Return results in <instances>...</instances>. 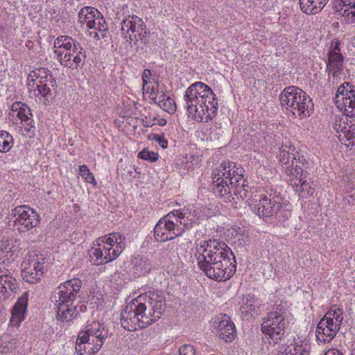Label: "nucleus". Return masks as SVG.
Instances as JSON below:
<instances>
[{"label": "nucleus", "instance_id": "55", "mask_svg": "<svg viewBox=\"0 0 355 355\" xmlns=\"http://www.w3.org/2000/svg\"><path fill=\"white\" fill-rule=\"evenodd\" d=\"M142 263H144V268H142L141 267L140 272H144V273L148 272L150 270V264L147 263V260L141 259L139 261V265L141 266Z\"/></svg>", "mask_w": 355, "mask_h": 355}, {"label": "nucleus", "instance_id": "17", "mask_svg": "<svg viewBox=\"0 0 355 355\" xmlns=\"http://www.w3.org/2000/svg\"><path fill=\"white\" fill-rule=\"evenodd\" d=\"M119 250H113L104 242H97L96 247L92 249L90 258L93 264L99 266L116 259L119 256Z\"/></svg>", "mask_w": 355, "mask_h": 355}, {"label": "nucleus", "instance_id": "22", "mask_svg": "<svg viewBox=\"0 0 355 355\" xmlns=\"http://www.w3.org/2000/svg\"><path fill=\"white\" fill-rule=\"evenodd\" d=\"M189 96L198 98L202 103H205L206 100L209 101L213 99V91L205 83L196 82L191 84L184 92V97L189 98Z\"/></svg>", "mask_w": 355, "mask_h": 355}, {"label": "nucleus", "instance_id": "61", "mask_svg": "<svg viewBox=\"0 0 355 355\" xmlns=\"http://www.w3.org/2000/svg\"><path fill=\"white\" fill-rule=\"evenodd\" d=\"M168 96L164 93L159 95V96H157V103H155L159 105V101L163 100V101H164V98H166Z\"/></svg>", "mask_w": 355, "mask_h": 355}, {"label": "nucleus", "instance_id": "42", "mask_svg": "<svg viewBox=\"0 0 355 355\" xmlns=\"http://www.w3.org/2000/svg\"><path fill=\"white\" fill-rule=\"evenodd\" d=\"M79 174L87 182L92 183L94 185L97 184L94 175L89 171L86 165L79 166Z\"/></svg>", "mask_w": 355, "mask_h": 355}, {"label": "nucleus", "instance_id": "5", "mask_svg": "<svg viewBox=\"0 0 355 355\" xmlns=\"http://www.w3.org/2000/svg\"><path fill=\"white\" fill-rule=\"evenodd\" d=\"M287 317V311L282 306V304L277 305L274 311L268 313L266 318L263 319L261 323V331L265 335L268 336L269 343L275 345L277 343L285 334V327L287 324L286 318Z\"/></svg>", "mask_w": 355, "mask_h": 355}, {"label": "nucleus", "instance_id": "13", "mask_svg": "<svg viewBox=\"0 0 355 355\" xmlns=\"http://www.w3.org/2000/svg\"><path fill=\"white\" fill-rule=\"evenodd\" d=\"M335 101L338 107L343 110L347 116L355 117V85L345 82L338 88Z\"/></svg>", "mask_w": 355, "mask_h": 355}, {"label": "nucleus", "instance_id": "60", "mask_svg": "<svg viewBox=\"0 0 355 355\" xmlns=\"http://www.w3.org/2000/svg\"><path fill=\"white\" fill-rule=\"evenodd\" d=\"M20 107H22V104L20 102H15L12 105V110L18 112Z\"/></svg>", "mask_w": 355, "mask_h": 355}, {"label": "nucleus", "instance_id": "24", "mask_svg": "<svg viewBox=\"0 0 355 355\" xmlns=\"http://www.w3.org/2000/svg\"><path fill=\"white\" fill-rule=\"evenodd\" d=\"M55 84L56 82L51 83L50 80L48 79L38 80L34 78L28 80L30 92H33L35 96H41L44 97L47 101H49V98L52 95L51 87H54Z\"/></svg>", "mask_w": 355, "mask_h": 355}, {"label": "nucleus", "instance_id": "21", "mask_svg": "<svg viewBox=\"0 0 355 355\" xmlns=\"http://www.w3.org/2000/svg\"><path fill=\"white\" fill-rule=\"evenodd\" d=\"M145 25L141 18L136 15H129L121 22V31L123 37L130 42L134 41L133 37L137 36V33L142 31V26Z\"/></svg>", "mask_w": 355, "mask_h": 355}, {"label": "nucleus", "instance_id": "62", "mask_svg": "<svg viewBox=\"0 0 355 355\" xmlns=\"http://www.w3.org/2000/svg\"><path fill=\"white\" fill-rule=\"evenodd\" d=\"M166 121L165 119H159V123H158V124H159V125H161V126H164V125H166Z\"/></svg>", "mask_w": 355, "mask_h": 355}, {"label": "nucleus", "instance_id": "41", "mask_svg": "<svg viewBox=\"0 0 355 355\" xmlns=\"http://www.w3.org/2000/svg\"><path fill=\"white\" fill-rule=\"evenodd\" d=\"M324 316H327L328 319H330L332 322H337L339 325H341L343 320V311L342 309L334 306Z\"/></svg>", "mask_w": 355, "mask_h": 355}, {"label": "nucleus", "instance_id": "12", "mask_svg": "<svg viewBox=\"0 0 355 355\" xmlns=\"http://www.w3.org/2000/svg\"><path fill=\"white\" fill-rule=\"evenodd\" d=\"M174 214L171 211L160 218L154 227V238L157 242L173 240L184 233V228L174 219Z\"/></svg>", "mask_w": 355, "mask_h": 355}, {"label": "nucleus", "instance_id": "47", "mask_svg": "<svg viewBox=\"0 0 355 355\" xmlns=\"http://www.w3.org/2000/svg\"><path fill=\"white\" fill-rule=\"evenodd\" d=\"M142 31H139L137 32L136 37L134 38V42L135 44H137L138 41H141L144 44H147L148 42V33L146 31V25H144L142 26Z\"/></svg>", "mask_w": 355, "mask_h": 355}, {"label": "nucleus", "instance_id": "36", "mask_svg": "<svg viewBox=\"0 0 355 355\" xmlns=\"http://www.w3.org/2000/svg\"><path fill=\"white\" fill-rule=\"evenodd\" d=\"M277 355H308V352L302 345L295 344L283 345L280 347Z\"/></svg>", "mask_w": 355, "mask_h": 355}, {"label": "nucleus", "instance_id": "40", "mask_svg": "<svg viewBox=\"0 0 355 355\" xmlns=\"http://www.w3.org/2000/svg\"><path fill=\"white\" fill-rule=\"evenodd\" d=\"M12 136L6 131H0V152H8L12 148Z\"/></svg>", "mask_w": 355, "mask_h": 355}, {"label": "nucleus", "instance_id": "44", "mask_svg": "<svg viewBox=\"0 0 355 355\" xmlns=\"http://www.w3.org/2000/svg\"><path fill=\"white\" fill-rule=\"evenodd\" d=\"M76 40H73L72 37L67 36V35H62L58 37L56 40L55 41V47H57L58 49L63 48L64 50H67V45L72 44V42H75Z\"/></svg>", "mask_w": 355, "mask_h": 355}, {"label": "nucleus", "instance_id": "7", "mask_svg": "<svg viewBox=\"0 0 355 355\" xmlns=\"http://www.w3.org/2000/svg\"><path fill=\"white\" fill-rule=\"evenodd\" d=\"M143 304H134L133 302L125 307L121 313V327L130 331H134L139 329L146 328L151 324L152 315H146L144 311L146 309V304L150 306L149 302Z\"/></svg>", "mask_w": 355, "mask_h": 355}, {"label": "nucleus", "instance_id": "52", "mask_svg": "<svg viewBox=\"0 0 355 355\" xmlns=\"http://www.w3.org/2000/svg\"><path fill=\"white\" fill-rule=\"evenodd\" d=\"M178 249V243L175 241L171 240V242L168 243L164 250L166 254H174Z\"/></svg>", "mask_w": 355, "mask_h": 355}, {"label": "nucleus", "instance_id": "31", "mask_svg": "<svg viewBox=\"0 0 355 355\" xmlns=\"http://www.w3.org/2000/svg\"><path fill=\"white\" fill-rule=\"evenodd\" d=\"M301 10L309 15L320 11L329 0H299Z\"/></svg>", "mask_w": 355, "mask_h": 355}, {"label": "nucleus", "instance_id": "27", "mask_svg": "<svg viewBox=\"0 0 355 355\" xmlns=\"http://www.w3.org/2000/svg\"><path fill=\"white\" fill-rule=\"evenodd\" d=\"M28 292H25L18 298L12 309L10 322L13 326L19 325L24 320L28 306Z\"/></svg>", "mask_w": 355, "mask_h": 355}, {"label": "nucleus", "instance_id": "11", "mask_svg": "<svg viewBox=\"0 0 355 355\" xmlns=\"http://www.w3.org/2000/svg\"><path fill=\"white\" fill-rule=\"evenodd\" d=\"M54 53L60 64L71 69L81 68L87 58L85 51L78 41L67 45L66 51L55 49Z\"/></svg>", "mask_w": 355, "mask_h": 355}, {"label": "nucleus", "instance_id": "37", "mask_svg": "<svg viewBox=\"0 0 355 355\" xmlns=\"http://www.w3.org/2000/svg\"><path fill=\"white\" fill-rule=\"evenodd\" d=\"M184 107L189 114H193L195 119V116H197L196 114H198V110H200V105L201 104L200 99L189 96V98L184 97Z\"/></svg>", "mask_w": 355, "mask_h": 355}, {"label": "nucleus", "instance_id": "49", "mask_svg": "<svg viewBox=\"0 0 355 355\" xmlns=\"http://www.w3.org/2000/svg\"><path fill=\"white\" fill-rule=\"evenodd\" d=\"M148 139L154 140L156 142H157L159 145L164 149L166 148L168 146V141L164 138V135L151 134L148 136Z\"/></svg>", "mask_w": 355, "mask_h": 355}, {"label": "nucleus", "instance_id": "14", "mask_svg": "<svg viewBox=\"0 0 355 355\" xmlns=\"http://www.w3.org/2000/svg\"><path fill=\"white\" fill-rule=\"evenodd\" d=\"M44 259L39 258L37 255H29L21 263L22 279L30 283L36 284L42 278L44 270Z\"/></svg>", "mask_w": 355, "mask_h": 355}, {"label": "nucleus", "instance_id": "15", "mask_svg": "<svg viewBox=\"0 0 355 355\" xmlns=\"http://www.w3.org/2000/svg\"><path fill=\"white\" fill-rule=\"evenodd\" d=\"M11 262L0 263V302L8 299L17 288V279L13 277Z\"/></svg>", "mask_w": 355, "mask_h": 355}, {"label": "nucleus", "instance_id": "58", "mask_svg": "<svg viewBox=\"0 0 355 355\" xmlns=\"http://www.w3.org/2000/svg\"><path fill=\"white\" fill-rule=\"evenodd\" d=\"M325 355H344V354L338 349H332L326 353Z\"/></svg>", "mask_w": 355, "mask_h": 355}, {"label": "nucleus", "instance_id": "63", "mask_svg": "<svg viewBox=\"0 0 355 355\" xmlns=\"http://www.w3.org/2000/svg\"><path fill=\"white\" fill-rule=\"evenodd\" d=\"M144 122H145V121H144V120H143V124H144V125L145 127H152V126H153V124L149 123H148V122H146V123H144Z\"/></svg>", "mask_w": 355, "mask_h": 355}, {"label": "nucleus", "instance_id": "64", "mask_svg": "<svg viewBox=\"0 0 355 355\" xmlns=\"http://www.w3.org/2000/svg\"><path fill=\"white\" fill-rule=\"evenodd\" d=\"M143 80H144V83H146V80L144 78H143Z\"/></svg>", "mask_w": 355, "mask_h": 355}, {"label": "nucleus", "instance_id": "3", "mask_svg": "<svg viewBox=\"0 0 355 355\" xmlns=\"http://www.w3.org/2000/svg\"><path fill=\"white\" fill-rule=\"evenodd\" d=\"M108 328L103 323L93 321L85 330L80 332L76 343V350L79 355H94L102 347L108 337Z\"/></svg>", "mask_w": 355, "mask_h": 355}, {"label": "nucleus", "instance_id": "50", "mask_svg": "<svg viewBox=\"0 0 355 355\" xmlns=\"http://www.w3.org/2000/svg\"><path fill=\"white\" fill-rule=\"evenodd\" d=\"M178 352L179 355H196V349L193 345L189 344H185L180 347Z\"/></svg>", "mask_w": 355, "mask_h": 355}, {"label": "nucleus", "instance_id": "39", "mask_svg": "<svg viewBox=\"0 0 355 355\" xmlns=\"http://www.w3.org/2000/svg\"><path fill=\"white\" fill-rule=\"evenodd\" d=\"M34 78H37L38 80L48 79L50 80L51 83H55V79L51 71L45 68H40L31 71L28 76V80Z\"/></svg>", "mask_w": 355, "mask_h": 355}, {"label": "nucleus", "instance_id": "25", "mask_svg": "<svg viewBox=\"0 0 355 355\" xmlns=\"http://www.w3.org/2000/svg\"><path fill=\"white\" fill-rule=\"evenodd\" d=\"M213 99L209 101L206 100L205 103L200 105V110H198L197 116H195V120L199 122H208L211 121L217 114L218 103L215 94L213 92Z\"/></svg>", "mask_w": 355, "mask_h": 355}, {"label": "nucleus", "instance_id": "43", "mask_svg": "<svg viewBox=\"0 0 355 355\" xmlns=\"http://www.w3.org/2000/svg\"><path fill=\"white\" fill-rule=\"evenodd\" d=\"M159 106L168 113L174 112L176 108L175 101L169 96L164 98V101H159Z\"/></svg>", "mask_w": 355, "mask_h": 355}, {"label": "nucleus", "instance_id": "48", "mask_svg": "<svg viewBox=\"0 0 355 355\" xmlns=\"http://www.w3.org/2000/svg\"><path fill=\"white\" fill-rule=\"evenodd\" d=\"M334 129L337 131V132H343L344 134H345L346 132H347V135H346L347 136V139L348 141L351 140V139H353V138L354 137V135L355 133H349V130L347 128L346 126H343L341 123H340V121H336V122L334 123Z\"/></svg>", "mask_w": 355, "mask_h": 355}, {"label": "nucleus", "instance_id": "51", "mask_svg": "<svg viewBox=\"0 0 355 355\" xmlns=\"http://www.w3.org/2000/svg\"><path fill=\"white\" fill-rule=\"evenodd\" d=\"M279 215L277 216V219L279 220V223H281V225L284 227H286L288 225V220L290 218L291 214L288 211H286L285 210L279 211Z\"/></svg>", "mask_w": 355, "mask_h": 355}, {"label": "nucleus", "instance_id": "32", "mask_svg": "<svg viewBox=\"0 0 355 355\" xmlns=\"http://www.w3.org/2000/svg\"><path fill=\"white\" fill-rule=\"evenodd\" d=\"M100 12L95 8L91 6H85L78 12V21L81 24H86L88 27L96 16L99 17Z\"/></svg>", "mask_w": 355, "mask_h": 355}, {"label": "nucleus", "instance_id": "19", "mask_svg": "<svg viewBox=\"0 0 355 355\" xmlns=\"http://www.w3.org/2000/svg\"><path fill=\"white\" fill-rule=\"evenodd\" d=\"M340 328L337 322H334L327 316H324L318 324L316 337L319 342L329 343L336 336Z\"/></svg>", "mask_w": 355, "mask_h": 355}, {"label": "nucleus", "instance_id": "30", "mask_svg": "<svg viewBox=\"0 0 355 355\" xmlns=\"http://www.w3.org/2000/svg\"><path fill=\"white\" fill-rule=\"evenodd\" d=\"M295 148L289 143H285L279 148V153L278 155L279 162L282 164V168L295 164V160L297 159V156L294 154Z\"/></svg>", "mask_w": 355, "mask_h": 355}, {"label": "nucleus", "instance_id": "54", "mask_svg": "<svg viewBox=\"0 0 355 355\" xmlns=\"http://www.w3.org/2000/svg\"><path fill=\"white\" fill-rule=\"evenodd\" d=\"M157 87H158V85H156L155 86H153L151 88H150V91L149 92L150 94V98L154 102V103H157Z\"/></svg>", "mask_w": 355, "mask_h": 355}, {"label": "nucleus", "instance_id": "45", "mask_svg": "<svg viewBox=\"0 0 355 355\" xmlns=\"http://www.w3.org/2000/svg\"><path fill=\"white\" fill-rule=\"evenodd\" d=\"M17 117L21 120V122H26L32 117L31 109L26 104H22V107H19Z\"/></svg>", "mask_w": 355, "mask_h": 355}, {"label": "nucleus", "instance_id": "2", "mask_svg": "<svg viewBox=\"0 0 355 355\" xmlns=\"http://www.w3.org/2000/svg\"><path fill=\"white\" fill-rule=\"evenodd\" d=\"M82 282L73 278L61 284L51 295V302L56 309V318L62 322H70L79 314L76 302L81 297Z\"/></svg>", "mask_w": 355, "mask_h": 355}, {"label": "nucleus", "instance_id": "23", "mask_svg": "<svg viewBox=\"0 0 355 355\" xmlns=\"http://www.w3.org/2000/svg\"><path fill=\"white\" fill-rule=\"evenodd\" d=\"M217 334L225 343H230L236 338V331L234 324L230 317L226 314L222 315L219 320Z\"/></svg>", "mask_w": 355, "mask_h": 355}, {"label": "nucleus", "instance_id": "57", "mask_svg": "<svg viewBox=\"0 0 355 355\" xmlns=\"http://www.w3.org/2000/svg\"><path fill=\"white\" fill-rule=\"evenodd\" d=\"M15 349V345L12 343H9L8 345L4 346L3 352L10 353V352H12Z\"/></svg>", "mask_w": 355, "mask_h": 355}, {"label": "nucleus", "instance_id": "6", "mask_svg": "<svg viewBox=\"0 0 355 355\" xmlns=\"http://www.w3.org/2000/svg\"><path fill=\"white\" fill-rule=\"evenodd\" d=\"M283 197L280 192L270 189L259 196L254 204L250 205L252 211L264 220L277 216L282 208Z\"/></svg>", "mask_w": 355, "mask_h": 355}, {"label": "nucleus", "instance_id": "28", "mask_svg": "<svg viewBox=\"0 0 355 355\" xmlns=\"http://www.w3.org/2000/svg\"><path fill=\"white\" fill-rule=\"evenodd\" d=\"M125 236L119 232H113L105 235L103 237H100L96 240V242L101 241L111 246L113 250H119V254L123 252L125 248Z\"/></svg>", "mask_w": 355, "mask_h": 355}, {"label": "nucleus", "instance_id": "46", "mask_svg": "<svg viewBox=\"0 0 355 355\" xmlns=\"http://www.w3.org/2000/svg\"><path fill=\"white\" fill-rule=\"evenodd\" d=\"M139 157L144 160H148L153 162L157 160L158 154L153 151H149L146 149H144L139 153Z\"/></svg>", "mask_w": 355, "mask_h": 355}, {"label": "nucleus", "instance_id": "20", "mask_svg": "<svg viewBox=\"0 0 355 355\" xmlns=\"http://www.w3.org/2000/svg\"><path fill=\"white\" fill-rule=\"evenodd\" d=\"M172 213L175 215V222H178V225L184 228V232L186 230L190 229L193 225L199 223V212L193 207L182 210H173Z\"/></svg>", "mask_w": 355, "mask_h": 355}, {"label": "nucleus", "instance_id": "18", "mask_svg": "<svg viewBox=\"0 0 355 355\" xmlns=\"http://www.w3.org/2000/svg\"><path fill=\"white\" fill-rule=\"evenodd\" d=\"M243 168L235 163V168L230 171V177L231 191H233L234 195L241 200H244L248 196V182L243 177Z\"/></svg>", "mask_w": 355, "mask_h": 355}, {"label": "nucleus", "instance_id": "53", "mask_svg": "<svg viewBox=\"0 0 355 355\" xmlns=\"http://www.w3.org/2000/svg\"><path fill=\"white\" fill-rule=\"evenodd\" d=\"M27 125V127H25L24 129L27 132L28 135L31 137L32 136L35 135V125H34V120L30 118V120L28 121L25 122Z\"/></svg>", "mask_w": 355, "mask_h": 355}, {"label": "nucleus", "instance_id": "56", "mask_svg": "<svg viewBox=\"0 0 355 355\" xmlns=\"http://www.w3.org/2000/svg\"><path fill=\"white\" fill-rule=\"evenodd\" d=\"M297 159H298V161L295 160V162H297V163H300L302 164L301 167H302L304 168V170H305L306 168V166L305 165L307 164V162H306V158L304 157V156H301L300 155L299 153H297Z\"/></svg>", "mask_w": 355, "mask_h": 355}, {"label": "nucleus", "instance_id": "29", "mask_svg": "<svg viewBox=\"0 0 355 355\" xmlns=\"http://www.w3.org/2000/svg\"><path fill=\"white\" fill-rule=\"evenodd\" d=\"M242 313H249L252 315H258L261 302L250 295L243 296L240 301Z\"/></svg>", "mask_w": 355, "mask_h": 355}, {"label": "nucleus", "instance_id": "1", "mask_svg": "<svg viewBox=\"0 0 355 355\" xmlns=\"http://www.w3.org/2000/svg\"><path fill=\"white\" fill-rule=\"evenodd\" d=\"M191 258L207 277L216 282L230 279L236 271L232 251L219 239L202 241L191 249Z\"/></svg>", "mask_w": 355, "mask_h": 355}, {"label": "nucleus", "instance_id": "26", "mask_svg": "<svg viewBox=\"0 0 355 355\" xmlns=\"http://www.w3.org/2000/svg\"><path fill=\"white\" fill-rule=\"evenodd\" d=\"M310 181V174L301 172V176H299L298 181L292 182L291 187L300 198H307L313 195L315 190L311 187Z\"/></svg>", "mask_w": 355, "mask_h": 355}, {"label": "nucleus", "instance_id": "59", "mask_svg": "<svg viewBox=\"0 0 355 355\" xmlns=\"http://www.w3.org/2000/svg\"><path fill=\"white\" fill-rule=\"evenodd\" d=\"M325 355H344V354L338 349H332L326 353Z\"/></svg>", "mask_w": 355, "mask_h": 355}, {"label": "nucleus", "instance_id": "4", "mask_svg": "<svg viewBox=\"0 0 355 355\" xmlns=\"http://www.w3.org/2000/svg\"><path fill=\"white\" fill-rule=\"evenodd\" d=\"M281 104L290 110L293 115L300 119L309 116L313 104L312 99L302 89L289 86L286 87L279 96Z\"/></svg>", "mask_w": 355, "mask_h": 355}, {"label": "nucleus", "instance_id": "38", "mask_svg": "<svg viewBox=\"0 0 355 355\" xmlns=\"http://www.w3.org/2000/svg\"><path fill=\"white\" fill-rule=\"evenodd\" d=\"M13 245L12 242L9 241H6V242H2L0 246V260H7L10 261V260H14V252L15 250H13Z\"/></svg>", "mask_w": 355, "mask_h": 355}, {"label": "nucleus", "instance_id": "9", "mask_svg": "<svg viewBox=\"0 0 355 355\" xmlns=\"http://www.w3.org/2000/svg\"><path fill=\"white\" fill-rule=\"evenodd\" d=\"M235 168V162H222L220 165L212 170V183L211 190L219 197H230L231 187L230 184V171Z\"/></svg>", "mask_w": 355, "mask_h": 355}, {"label": "nucleus", "instance_id": "10", "mask_svg": "<svg viewBox=\"0 0 355 355\" xmlns=\"http://www.w3.org/2000/svg\"><path fill=\"white\" fill-rule=\"evenodd\" d=\"M149 302L150 306L146 304V309L144 311L146 315H152L150 320L152 319L151 324L159 320L163 315L166 309L165 297L162 291H152L145 294L138 296L136 299L132 300L134 304H143V303Z\"/></svg>", "mask_w": 355, "mask_h": 355}, {"label": "nucleus", "instance_id": "16", "mask_svg": "<svg viewBox=\"0 0 355 355\" xmlns=\"http://www.w3.org/2000/svg\"><path fill=\"white\" fill-rule=\"evenodd\" d=\"M327 55L328 59L326 61L325 71L328 73L329 80L330 75H332L334 77H338L343 69V56L340 53L338 40H336L332 42Z\"/></svg>", "mask_w": 355, "mask_h": 355}, {"label": "nucleus", "instance_id": "34", "mask_svg": "<svg viewBox=\"0 0 355 355\" xmlns=\"http://www.w3.org/2000/svg\"><path fill=\"white\" fill-rule=\"evenodd\" d=\"M95 18L96 19H94L92 22V24L89 25L87 28L89 29H95L96 31H98V32L101 33V36H99L98 33L95 32L94 36V38H96L97 40H99L101 37L104 38L107 36L106 33L108 31V26L105 21V19L101 12L99 17H97V16H96Z\"/></svg>", "mask_w": 355, "mask_h": 355}, {"label": "nucleus", "instance_id": "35", "mask_svg": "<svg viewBox=\"0 0 355 355\" xmlns=\"http://www.w3.org/2000/svg\"><path fill=\"white\" fill-rule=\"evenodd\" d=\"M283 171L286 173V175L289 177L288 182L292 186V182L295 181H298L299 176H301L302 173H308L306 170H304L300 165L297 164V162H295V165L294 164H291L290 165L286 166H284Z\"/></svg>", "mask_w": 355, "mask_h": 355}, {"label": "nucleus", "instance_id": "33", "mask_svg": "<svg viewBox=\"0 0 355 355\" xmlns=\"http://www.w3.org/2000/svg\"><path fill=\"white\" fill-rule=\"evenodd\" d=\"M336 7L342 9L344 6H348L344 10L343 17L349 24L355 23V0H335Z\"/></svg>", "mask_w": 355, "mask_h": 355}, {"label": "nucleus", "instance_id": "8", "mask_svg": "<svg viewBox=\"0 0 355 355\" xmlns=\"http://www.w3.org/2000/svg\"><path fill=\"white\" fill-rule=\"evenodd\" d=\"M8 218L9 223L12 222L14 227L20 234H26L36 227L40 221V216L27 205H19L12 209Z\"/></svg>", "mask_w": 355, "mask_h": 355}]
</instances>
